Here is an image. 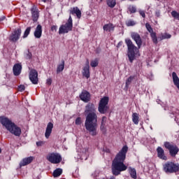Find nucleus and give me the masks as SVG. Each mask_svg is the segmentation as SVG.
Wrapping results in <instances>:
<instances>
[{"label":"nucleus","instance_id":"obj_45","mask_svg":"<svg viewBox=\"0 0 179 179\" xmlns=\"http://www.w3.org/2000/svg\"><path fill=\"white\" fill-rule=\"evenodd\" d=\"M3 20H5V16H2L0 17V22H3Z\"/></svg>","mask_w":179,"mask_h":179},{"label":"nucleus","instance_id":"obj_14","mask_svg":"<svg viewBox=\"0 0 179 179\" xmlns=\"http://www.w3.org/2000/svg\"><path fill=\"white\" fill-rule=\"evenodd\" d=\"M83 76L89 79L90 78V66L89 65V60H87L85 66L83 69Z\"/></svg>","mask_w":179,"mask_h":179},{"label":"nucleus","instance_id":"obj_42","mask_svg":"<svg viewBox=\"0 0 179 179\" xmlns=\"http://www.w3.org/2000/svg\"><path fill=\"white\" fill-rule=\"evenodd\" d=\"M52 83V80H51V78H48L46 81L47 85H50Z\"/></svg>","mask_w":179,"mask_h":179},{"label":"nucleus","instance_id":"obj_33","mask_svg":"<svg viewBox=\"0 0 179 179\" xmlns=\"http://www.w3.org/2000/svg\"><path fill=\"white\" fill-rule=\"evenodd\" d=\"M171 16H173L175 19H177V20H179V13L176 11V10H173L171 13Z\"/></svg>","mask_w":179,"mask_h":179},{"label":"nucleus","instance_id":"obj_26","mask_svg":"<svg viewBox=\"0 0 179 179\" xmlns=\"http://www.w3.org/2000/svg\"><path fill=\"white\" fill-rule=\"evenodd\" d=\"M61 174H62V169L57 168L53 171L52 176L55 178H57V177H59Z\"/></svg>","mask_w":179,"mask_h":179},{"label":"nucleus","instance_id":"obj_34","mask_svg":"<svg viewBox=\"0 0 179 179\" xmlns=\"http://www.w3.org/2000/svg\"><path fill=\"white\" fill-rule=\"evenodd\" d=\"M99 65V61L97 60V59L92 60L90 63V66L92 68H96V66H97Z\"/></svg>","mask_w":179,"mask_h":179},{"label":"nucleus","instance_id":"obj_35","mask_svg":"<svg viewBox=\"0 0 179 179\" xmlns=\"http://www.w3.org/2000/svg\"><path fill=\"white\" fill-rule=\"evenodd\" d=\"M126 24L128 27H131V26H135L136 24V23L135 22V21L132 20H129L127 22Z\"/></svg>","mask_w":179,"mask_h":179},{"label":"nucleus","instance_id":"obj_3","mask_svg":"<svg viewBox=\"0 0 179 179\" xmlns=\"http://www.w3.org/2000/svg\"><path fill=\"white\" fill-rule=\"evenodd\" d=\"M128 153V146L124 145L116 155L112 162V173L113 176H120L122 171H125L128 166L124 164Z\"/></svg>","mask_w":179,"mask_h":179},{"label":"nucleus","instance_id":"obj_37","mask_svg":"<svg viewBox=\"0 0 179 179\" xmlns=\"http://www.w3.org/2000/svg\"><path fill=\"white\" fill-rule=\"evenodd\" d=\"M80 124H82V118L77 117L76 119V125H80Z\"/></svg>","mask_w":179,"mask_h":179},{"label":"nucleus","instance_id":"obj_1","mask_svg":"<svg viewBox=\"0 0 179 179\" xmlns=\"http://www.w3.org/2000/svg\"><path fill=\"white\" fill-rule=\"evenodd\" d=\"M84 113L86 115L85 121V129L92 136H96L98 134L97 128L99 124H97V113H96L94 103H90L87 104Z\"/></svg>","mask_w":179,"mask_h":179},{"label":"nucleus","instance_id":"obj_12","mask_svg":"<svg viewBox=\"0 0 179 179\" xmlns=\"http://www.w3.org/2000/svg\"><path fill=\"white\" fill-rule=\"evenodd\" d=\"M145 27L148 31H149L150 34V37L152 40V43H154V44H157L158 41H157V36H156V32L153 31V28H152V26L150 25V24L146 23Z\"/></svg>","mask_w":179,"mask_h":179},{"label":"nucleus","instance_id":"obj_15","mask_svg":"<svg viewBox=\"0 0 179 179\" xmlns=\"http://www.w3.org/2000/svg\"><path fill=\"white\" fill-rule=\"evenodd\" d=\"M31 13L34 22H37V20H38L39 16L38 8H37V7H36L35 6H33L31 8Z\"/></svg>","mask_w":179,"mask_h":179},{"label":"nucleus","instance_id":"obj_16","mask_svg":"<svg viewBox=\"0 0 179 179\" xmlns=\"http://www.w3.org/2000/svg\"><path fill=\"white\" fill-rule=\"evenodd\" d=\"M42 34H43V27L41 24H38L34 33V36L35 38H41Z\"/></svg>","mask_w":179,"mask_h":179},{"label":"nucleus","instance_id":"obj_38","mask_svg":"<svg viewBox=\"0 0 179 179\" xmlns=\"http://www.w3.org/2000/svg\"><path fill=\"white\" fill-rule=\"evenodd\" d=\"M25 89H26V87H24V85H23L18 86L19 92H24Z\"/></svg>","mask_w":179,"mask_h":179},{"label":"nucleus","instance_id":"obj_36","mask_svg":"<svg viewBox=\"0 0 179 179\" xmlns=\"http://www.w3.org/2000/svg\"><path fill=\"white\" fill-rule=\"evenodd\" d=\"M128 9L131 13H136V7L130 6Z\"/></svg>","mask_w":179,"mask_h":179},{"label":"nucleus","instance_id":"obj_13","mask_svg":"<svg viewBox=\"0 0 179 179\" xmlns=\"http://www.w3.org/2000/svg\"><path fill=\"white\" fill-rule=\"evenodd\" d=\"M79 97L80 100H82V101H84V103H89V101H90L91 99L90 92L86 90H83L79 95Z\"/></svg>","mask_w":179,"mask_h":179},{"label":"nucleus","instance_id":"obj_46","mask_svg":"<svg viewBox=\"0 0 179 179\" xmlns=\"http://www.w3.org/2000/svg\"><path fill=\"white\" fill-rule=\"evenodd\" d=\"M120 45H122V41L118 43L117 47H120Z\"/></svg>","mask_w":179,"mask_h":179},{"label":"nucleus","instance_id":"obj_22","mask_svg":"<svg viewBox=\"0 0 179 179\" xmlns=\"http://www.w3.org/2000/svg\"><path fill=\"white\" fill-rule=\"evenodd\" d=\"M115 27L114 26V24H113L112 23H109V24H105L103 29L104 31H114Z\"/></svg>","mask_w":179,"mask_h":179},{"label":"nucleus","instance_id":"obj_2","mask_svg":"<svg viewBox=\"0 0 179 179\" xmlns=\"http://www.w3.org/2000/svg\"><path fill=\"white\" fill-rule=\"evenodd\" d=\"M131 37L134 40L137 47L134 44V42L130 38L125 39V43L127 45V57L129 62L132 64L136 59V55L139 54V50L142 47V38L138 32H131Z\"/></svg>","mask_w":179,"mask_h":179},{"label":"nucleus","instance_id":"obj_4","mask_svg":"<svg viewBox=\"0 0 179 179\" xmlns=\"http://www.w3.org/2000/svg\"><path fill=\"white\" fill-rule=\"evenodd\" d=\"M0 122L8 132L15 135V136H20L22 135V129L9 118L1 116L0 117Z\"/></svg>","mask_w":179,"mask_h":179},{"label":"nucleus","instance_id":"obj_27","mask_svg":"<svg viewBox=\"0 0 179 179\" xmlns=\"http://www.w3.org/2000/svg\"><path fill=\"white\" fill-rule=\"evenodd\" d=\"M106 5H108V6L109 8H115V6L117 5V1L116 0H106Z\"/></svg>","mask_w":179,"mask_h":179},{"label":"nucleus","instance_id":"obj_18","mask_svg":"<svg viewBox=\"0 0 179 179\" xmlns=\"http://www.w3.org/2000/svg\"><path fill=\"white\" fill-rule=\"evenodd\" d=\"M33 160H34V157L31 156V157H25L20 162V167L27 166V164H30V163H31Z\"/></svg>","mask_w":179,"mask_h":179},{"label":"nucleus","instance_id":"obj_29","mask_svg":"<svg viewBox=\"0 0 179 179\" xmlns=\"http://www.w3.org/2000/svg\"><path fill=\"white\" fill-rule=\"evenodd\" d=\"M134 79H135V76H129L126 80L125 87H129V85H131V83H132V80H134Z\"/></svg>","mask_w":179,"mask_h":179},{"label":"nucleus","instance_id":"obj_11","mask_svg":"<svg viewBox=\"0 0 179 179\" xmlns=\"http://www.w3.org/2000/svg\"><path fill=\"white\" fill-rule=\"evenodd\" d=\"M20 34H22V29L17 28L10 36L9 40L12 43H16L20 38Z\"/></svg>","mask_w":179,"mask_h":179},{"label":"nucleus","instance_id":"obj_5","mask_svg":"<svg viewBox=\"0 0 179 179\" xmlns=\"http://www.w3.org/2000/svg\"><path fill=\"white\" fill-rule=\"evenodd\" d=\"M108 101H110V98H108V96H103L101 99L98 106V111L100 114H106V113H108V110H110Z\"/></svg>","mask_w":179,"mask_h":179},{"label":"nucleus","instance_id":"obj_23","mask_svg":"<svg viewBox=\"0 0 179 179\" xmlns=\"http://www.w3.org/2000/svg\"><path fill=\"white\" fill-rule=\"evenodd\" d=\"M129 174L130 175L131 178L133 179L138 178L136 176V169L135 168H132L131 166L129 167Z\"/></svg>","mask_w":179,"mask_h":179},{"label":"nucleus","instance_id":"obj_31","mask_svg":"<svg viewBox=\"0 0 179 179\" xmlns=\"http://www.w3.org/2000/svg\"><path fill=\"white\" fill-rule=\"evenodd\" d=\"M33 57V55L30 51L28 50L24 52V57L26 59H31V57Z\"/></svg>","mask_w":179,"mask_h":179},{"label":"nucleus","instance_id":"obj_28","mask_svg":"<svg viewBox=\"0 0 179 179\" xmlns=\"http://www.w3.org/2000/svg\"><path fill=\"white\" fill-rule=\"evenodd\" d=\"M64 68H65V61L64 60H62V64H59L57 66V73H59V72H62V71H64Z\"/></svg>","mask_w":179,"mask_h":179},{"label":"nucleus","instance_id":"obj_39","mask_svg":"<svg viewBox=\"0 0 179 179\" xmlns=\"http://www.w3.org/2000/svg\"><path fill=\"white\" fill-rule=\"evenodd\" d=\"M138 12L141 16H142V17H143L144 19L145 17H146V14L145 13V10H140Z\"/></svg>","mask_w":179,"mask_h":179},{"label":"nucleus","instance_id":"obj_32","mask_svg":"<svg viewBox=\"0 0 179 179\" xmlns=\"http://www.w3.org/2000/svg\"><path fill=\"white\" fill-rule=\"evenodd\" d=\"M31 31V27H27L24 31L23 38H26V37H27V36L30 34Z\"/></svg>","mask_w":179,"mask_h":179},{"label":"nucleus","instance_id":"obj_25","mask_svg":"<svg viewBox=\"0 0 179 179\" xmlns=\"http://www.w3.org/2000/svg\"><path fill=\"white\" fill-rule=\"evenodd\" d=\"M107 122V117L103 116L101 118L100 129L101 131H106V123Z\"/></svg>","mask_w":179,"mask_h":179},{"label":"nucleus","instance_id":"obj_43","mask_svg":"<svg viewBox=\"0 0 179 179\" xmlns=\"http://www.w3.org/2000/svg\"><path fill=\"white\" fill-rule=\"evenodd\" d=\"M155 15H156V16H157V17H159V16H160V11H159V10L156 11Z\"/></svg>","mask_w":179,"mask_h":179},{"label":"nucleus","instance_id":"obj_21","mask_svg":"<svg viewBox=\"0 0 179 179\" xmlns=\"http://www.w3.org/2000/svg\"><path fill=\"white\" fill-rule=\"evenodd\" d=\"M71 15H76L78 19H80V17H82V12L78 7H74L71 8V10H70V16Z\"/></svg>","mask_w":179,"mask_h":179},{"label":"nucleus","instance_id":"obj_17","mask_svg":"<svg viewBox=\"0 0 179 179\" xmlns=\"http://www.w3.org/2000/svg\"><path fill=\"white\" fill-rule=\"evenodd\" d=\"M13 71L15 76H19L22 73V64L19 63L15 64L13 67Z\"/></svg>","mask_w":179,"mask_h":179},{"label":"nucleus","instance_id":"obj_44","mask_svg":"<svg viewBox=\"0 0 179 179\" xmlns=\"http://www.w3.org/2000/svg\"><path fill=\"white\" fill-rule=\"evenodd\" d=\"M42 2H48L49 3H51V0H41Z\"/></svg>","mask_w":179,"mask_h":179},{"label":"nucleus","instance_id":"obj_9","mask_svg":"<svg viewBox=\"0 0 179 179\" xmlns=\"http://www.w3.org/2000/svg\"><path fill=\"white\" fill-rule=\"evenodd\" d=\"M46 159L50 163H52V164H58L62 162V157L61 156V154L58 152L49 153L47 155Z\"/></svg>","mask_w":179,"mask_h":179},{"label":"nucleus","instance_id":"obj_10","mask_svg":"<svg viewBox=\"0 0 179 179\" xmlns=\"http://www.w3.org/2000/svg\"><path fill=\"white\" fill-rule=\"evenodd\" d=\"M29 78L33 85L38 84V73L36 69H31L30 71Z\"/></svg>","mask_w":179,"mask_h":179},{"label":"nucleus","instance_id":"obj_40","mask_svg":"<svg viewBox=\"0 0 179 179\" xmlns=\"http://www.w3.org/2000/svg\"><path fill=\"white\" fill-rule=\"evenodd\" d=\"M58 27L57 25H52L50 28L51 31H57Z\"/></svg>","mask_w":179,"mask_h":179},{"label":"nucleus","instance_id":"obj_19","mask_svg":"<svg viewBox=\"0 0 179 179\" xmlns=\"http://www.w3.org/2000/svg\"><path fill=\"white\" fill-rule=\"evenodd\" d=\"M52 128H54V124L52 122H49L47 125L45 136L46 139H48L50 138L51 133L52 132Z\"/></svg>","mask_w":179,"mask_h":179},{"label":"nucleus","instance_id":"obj_8","mask_svg":"<svg viewBox=\"0 0 179 179\" xmlns=\"http://www.w3.org/2000/svg\"><path fill=\"white\" fill-rule=\"evenodd\" d=\"M164 146L169 150V155L171 156V157H176V156L178 155L179 148L177 145L169 141H166L164 143Z\"/></svg>","mask_w":179,"mask_h":179},{"label":"nucleus","instance_id":"obj_6","mask_svg":"<svg viewBox=\"0 0 179 179\" xmlns=\"http://www.w3.org/2000/svg\"><path fill=\"white\" fill-rule=\"evenodd\" d=\"M73 27V20H72V16L69 15L67 22L59 27V34H66L69 31H72Z\"/></svg>","mask_w":179,"mask_h":179},{"label":"nucleus","instance_id":"obj_7","mask_svg":"<svg viewBox=\"0 0 179 179\" xmlns=\"http://www.w3.org/2000/svg\"><path fill=\"white\" fill-rule=\"evenodd\" d=\"M164 171L167 174H173V173H178L179 164L172 162H168L163 166Z\"/></svg>","mask_w":179,"mask_h":179},{"label":"nucleus","instance_id":"obj_24","mask_svg":"<svg viewBox=\"0 0 179 179\" xmlns=\"http://www.w3.org/2000/svg\"><path fill=\"white\" fill-rule=\"evenodd\" d=\"M131 117L134 124H135V125H138V124H139V113H134Z\"/></svg>","mask_w":179,"mask_h":179},{"label":"nucleus","instance_id":"obj_47","mask_svg":"<svg viewBox=\"0 0 179 179\" xmlns=\"http://www.w3.org/2000/svg\"><path fill=\"white\" fill-rule=\"evenodd\" d=\"M2 152V150H1V148H0V153Z\"/></svg>","mask_w":179,"mask_h":179},{"label":"nucleus","instance_id":"obj_41","mask_svg":"<svg viewBox=\"0 0 179 179\" xmlns=\"http://www.w3.org/2000/svg\"><path fill=\"white\" fill-rule=\"evenodd\" d=\"M43 145H44V143L43 141L36 142V145L37 146H43Z\"/></svg>","mask_w":179,"mask_h":179},{"label":"nucleus","instance_id":"obj_30","mask_svg":"<svg viewBox=\"0 0 179 179\" xmlns=\"http://www.w3.org/2000/svg\"><path fill=\"white\" fill-rule=\"evenodd\" d=\"M159 38L160 41L166 40L167 38H171V35L170 34L165 33L162 34L161 36L159 37Z\"/></svg>","mask_w":179,"mask_h":179},{"label":"nucleus","instance_id":"obj_20","mask_svg":"<svg viewBox=\"0 0 179 179\" xmlns=\"http://www.w3.org/2000/svg\"><path fill=\"white\" fill-rule=\"evenodd\" d=\"M157 157L162 160H167V156L164 155V150L162 147H158L157 148Z\"/></svg>","mask_w":179,"mask_h":179}]
</instances>
